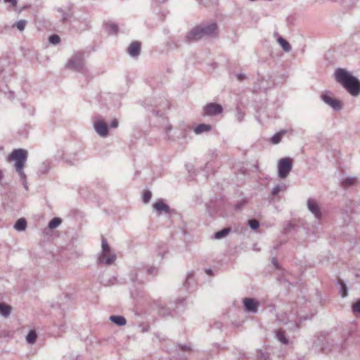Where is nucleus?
I'll return each mask as SVG.
<instances>
[{"label": "nucleus", "instance_id": "obj_28", "mask_svg": "<svg viewBox=\"0 0 360 360\" xmlns=\"http://www.w3.org/2000/svg\"><path fill=\"white\" fill-rule=\"evenodd\" d=\"M49 41L53 44H57L60 42V37L56 34L51 35L49 37Z\"/></svg>", "mask_w": 360, "mask_h": 360}, {"label": "nucleus", "instance_id": "obj_13", "mask_svg": "<svg viewBox=\"0 0 360 360\" xmlns=\"http://www.w3.org/2000/svg\"><path fill=\"white\" fill-rule=\"evenodd\" d=\"M116 256L115 254H112L110 252L105 256V258H102V254L99 257V261L102 263H104L105 264H112L115 260Z\"/></svg>", "mask_w": 360, "mask_h": 360}, {"label": "nucleus", "instance_id": "obj_15", "mask_svg": "<svg viewBox=\"0 0 360 360\" xmlns=\"http://www.w3.org/2000/svg\"><path fill=\"white\" fill-rule=\"evenodd\" d=\"M287 133L286 130H281L279 132L274 134L272 138L271 139V141L274 144L278 143L283 137V135H285Z\"/></svg>", "mask_w": 360, "mask_h": 360}, {"label": "nucleus", "instance_id": "obj_9", "mask_svg": "<svg viewBox=\"0 0 360 360\" xmlns=\"http://www.w3.org/2000/svg\"><path fill=\"white\" fill-rule=\"evenodd\" d=\"M309 210L315 215L318 219L321 218V214L319 207L314 200L309 199L307 202Z\"/></svg>", "mask_w": 360, "mask_h": 360}, {"label": "nucleus", "instance_id": "obj_32", "mask_svg": "<svg viewBox=\"0 0 360 360\" xmlns=\"http://www.w3.org/2000/svg\"><path fill=\"white\" fill-rule=\"evenodd\" d=\"M6 3H10L13 7H15L17 6V0H4Z\"/></svg>", "mask_w": 360, "mask_h": 360}, {"label": "nucleus", "instance_id": "obj_26", "mask_svg": "<svg viewBox=\"0 0 360 360\" xmlns=\"http://www.w3.org/2000/svg\"><path fill=\"white\" fill-rule=\"evenodd\" d=\"M352 311L355 314H360V300L353 304Z\"/></svg>", "mask_w": 360, "mask_h": 360}, {"label": "nucleus", "instance_id": "obj_2", "mask_svg": "<svg viewBox=\"0 0 360 360\" xmlns=\"http://www.w3.org/2000/svg\"><path fill=\"white\" fill-rule=\"evenodd\" d=\"M27 158V152L24 149H15L8 157V161H15V167L17 172L22 179H25V174L23 172L25 162Z\"/></svg>", "mask_w": 360, "mask_h": 360}, {"label": "nucleus", "instance_id": "obj_20", "mask_svg": "<svg viewBox=\"0 0 360 360\" xmlns=\"http://www.w3.org/2000/svg\"><path fill=\"white\" fill-rule=\"evenodd\" d=\"M61 222L62 221L60 218L55 217L53 219H51V221L49 222V227L51 229H56L61 224Z\"/></svg>", "mask_w": 360, "mask_h": 360}, {"label": "nucleus", "instance_id": "obj_3", "mask_svg": "<svg viewBox=\"0 0 360 360\" xmlns=\"http://www.w3.org/2000/svg\"><path fill=\"white\" fill-rule=\"evenodd\" d=\"M292 167V160L290 158H284L279 160L278 164V170L279 177L285 178Z\"/></svg>", "mask_w": 360, "mask_h": 360}, {"label": "nucleus", "instance_id": "obj_30", "mask_svg": "<svg viewBox=\"0 0 360 360\" xmlns=\"http://www.w3.org/2000/svg\"><path fill=\"white\" fill-rule=\"evenodd\" d=\"M277 336H278V340L281 342H282L283 343H286L287 342L286 338L284 337L283 334L281 332H278V334H277Z\"/></svg>", "mask_w": 360, "mask_h": 360}, {"label": "nucleus", "instance_id": "obj_11", "mask_svg": "<svg viewBox=\"0 0 360 360\" xmlns=\"http://www.w3.org/2000/svg\"><path fill=\"white\" fill-rule=\"evenodd\" d=\"M141 51V43L139 41L132 42L128 48V53L131 56H136Z\"/></svg>", "mask_w": 360, "mask_h": 360}, {"label": "nucleus", "instance_id": "obj_24", "mask_svg": "<svg viewBox=\"0 0 360 360\" xmlns=\"http://www.w3.org/2000/svg\"><path fill=\"white\" fill-rule=\"evenodd\" d=\"M229 229H224L223 230L218 231L215 233V238L220 239L225 237L229 232Z\"/></svg>", "mask_w": 360, "mask_h": 360}, {"label": "nucleus", "instance_id": "obj_35", "mask_svg": "<svg viewBox=\"0 0 360 360\" xmlns=\"http://www.w3.org/2000/svg\"><path fill=\"white\" fill-rule=\"evenodd\" d=\"M237 77H238V79L240 81H241V80H243V79H245V77L244 75H237Z\"/></svg>", "mask_w": 360, "mask_h": 360}, {"label": "nucleus", "instance_id": "obj_33", "mask_svg": "<svg viewBox=\"0 0 360 360\" xmlns=\"http://www.w3.org/2000/svg\"><path fill=\"white\" fill-rule=\"evenodd\" d=\"M110 29H111V31H112V32H114V33H116V32H117V30H118V27H117V26L116 25H115V24H111V25H110Z\"/></svg>", "mask_w": 360, "mask_h": 360}, {"label": "nucleus", "instance_id": "obj_36", "mask_svg": "<svg viewBox=\"0 0 360 360\" xmlns=\"http://www.w3.org/2000/svg\"><path fill=\"white\" fill-rule=\"evenodd\" d=\"M345 296H347V292H346L345 286L344 285V286H343L342 297H345Z\"/></svg>", "mask_w": 360, "mask_h": 360}, {"label": "nucleus", "instance_id": "obj_23", "mask_svg": "<svg viewBox=\"0 0 360 360\" xmlns=\"http://www.w3.org/2000/svg\"><path fill=\"white\" fill-rule=\"evenodd\" d=\"M37 339V333L34 330H31L26 337V340L29 343H34Z\"/></svg>", "mask_w": 360, "mask_h": 360}, {"label": "nucleus", "instance_id": "obj_34", "mask_svg": "<svg viewBox=\"0 0 360 360\" xmlns=\"http://www.w3.org/2000/svg\"><path fill=\"white\" fill-rule=\"evenodd\" d=\"M118 126V121L116 119H114L110 124V127L112 128H116Z\"/></svg>", "mask_w": 360, "mask_h": 360}, {"label": "nucleus", "instance_id": "obj_6", "mask_svg": "<svg viewBox=\"0 0 360 360\" xmlns=\"http://www.w3.org/2000/svg\"><path fill=\"white\" fill-rule=\"evenodd\" d=\"M222 112V107L217 103H208L204 108V115H214L220 114Z\"/></svg>", "mask_w": 360, "mask_h": 360}, {"label": "nucleus", "instance_id": "obj_1", "mask_svg": "<svg viewBox=\"0 0 360 360\" xmlns=\"http://www.w3.org/2000/svg\"><path fill=\"white\" fill-rule=\"evenodd\" d=\"M335 79L352 96H357L360 93V82L349 72L345 69H338L335 73Z\"/></svg>", "mask_w": 360, "mask_h": 360}, {"label": "nucleus", "instance_id": "obj_7", "mask_svg": "<svg viewBox=\"0 0 360 360\" xmlns=\"http://www.w3.org/2000/svg\"><path fill=\"white\" fill-rule=\"evenodd\" d=\"M204 37H212L216 35L217 25L216 23H211L207 26L202 25Z\"/></svg>", "mask_w": 360, "mask_h": 360}, {"label": "nucleus", "instance_id": "obj_31", "mask_svg": "<svg viewBox=\"0 0 360 360\" xmlns=\"http://www.w3.org/2000/svg\"><path fill=\"white\" fill-rule=\"evenodd\" d=\"M281 187L279 186H277L273 189L272 194L276 195L281 191Z\"/></svg>", "mask_w": 360, "mask_h": 360}, {"label": "nucleus", "instance_id": "obj_21", "mask_svg": "<svg viewBox=\"0 0 360 360\" xmlns=\"http://www.w3.org/2000/svg\"><path fill=\"white\" fill-rule=\"evenodd\" d=\"M278 41L285 51H289L290 50V45L286 40L282 37H279Z\"/></svg>", "mask_w": 360, "mask_h": 360}, {"label": "nucleus", "instance_id": "obj_4", "mask_svg": "<svg viewBox=\"0 0 360 360\" xmlns=\"http://www.w3.org/2000/svg\"><path fill=\"white\" fill-rule=\"evenodd\" d=\"M322 100L328 105L331 106L335 110H339L342 108V103L340 101L333 98L328 93H325L321 95Z\"/></svg>", "mask_w": 360, "mask_h": 360}, {"label": "nucleus", "instance_id": "obj_22", "mask_svg": "<svg viewBox=\"0 0 360 360\" xmlns=\"http://www.w3.org/2000/svg\"><path fill=\"white\" fill-rule=\"evenodd\" d=\"M356 179L355 178L351 177V178H347V179H345L342 181V185L343 187L347 188L350 186L354 185L356 184Z\"/></svg>", "mask_w": 360, "mask_h": 360}, {"label": "nucleus", "instance_id": "obj_19", "mask_svg": "<svg viewBox=\"0 0 360 360\" xmlns=\"http://www.w3.org/2000/svg\"><path fill=\"white\" fill-rule=\"evenodd\" d=\"M102 258L103 259L110 252L107 240L104 238H102Z\"/></svg>", "mask_w": 360, "mask_h": 360}, {"label": "nucleus", "instance_id": "obj_16", "mask_svg": "<svg viewBox=\"0 0 360 360\" xmlns=\"http://www.w3.org/2000/svg\"><path fill=\"white\" fill-rule=\"evenodd\" d=\"M110 319L118 326H124L126 324V319L122 316H111Z\"/></svg>", "mask_w": 360, "mask_h": 360}, {"label": "nucleus", "instance_id": "obj_27", "mask_svg": "<svg viewBox=\"0 0 360 360\" xmlns=\"http://www.w3.org/2000/svg\"><path fill=\"white\" fill-rule=\"evenodd\" d=\"M26 23L25 20H19L16 22L15 26L19 30L22 31L25 27Z\"/></svg>", "mask_w": 360, "mask_h": 360}, {"label": "nucleus", "instance_id": "obj_8", "mask_svg": "<svg viewBox=\"0 0 360 360\" xmlns=\"http://www.w3.org/2000/svg\"><path fill=\"white\" fill-rule=\"evenodd\" d=\"M94 128L96 132L101 136H105L108 134L107 124L102 120L96 122L94 123Z\"/></svg>", "mask_w": 360, "mask_h": 360}, {"label": "nucleus", "instance_id": "obj_29", "mask_svg": "<svg viewBox=\"0 0 360 360\" xmlns=\"http://www.w3.org/2000/svg\"><path fill=\"white\" fill-rule=\"evenodd\" d=\"M152 194L149 191H145L143 195V200L144 202H149L150 199L151 198Z\"/></svg>", "mask_w": 360, "mask_h": 360}, {"label": "nucleus", "instance_id": "obj_38", "mask_svg": "<svg viewBox=\"0 0 360 360\" xmlns=\"http://www.w3.org/2000/svg\"><path fill=\"white\" fill-rule=\"evenodd\" d=\"M2 176H3L2 172L0 170V179L2 178Z\"/></svg>", "mask_w": 360, "mask_h": 360}, {"label": "nucleus", "instance_id": "obj_37", "mask_svg": "<svg viewBox=\"0 0 360 360\" xmlns=\"http://www.w3.org/2000/svg\"><path fill=\"white\" fill-rule=\"evenodd\" d=\"M206 272H207V274H211V270L210 269L207 270Z\"/></svg>", "mask_w": 360, "mask_h": 360}, {"label": "nucleus", "instance_id": "obj_5", "mask_svg": "<svg viewBox=\"0 0 360 360\" xmlns=\"http://www.w3.org/2000/svg\"><path fill=\"white\" fill-rule=\"evenodd\" d=\"M204 37L203 30H202V25L195 27L190 32L187 34V39L188 41H197Z\"/></svg>", "mask_w": 360, "mask_h": 360}, {"label": "nucleus", "instance_id": "obj_39", "mask_svg": "<svg viewBox=\"0 0 360 360\" xmlns=\"http://www.w3.org/2000/svg\"><path fill=\"white\" fill-rule=\"evenodd\" d=\"M69 65H70V66H72V61H70V62L69 63Z\"/></svg>", "mask_w": 360, "mask_h": 360}, {"label": "nucleus", "instance_id": "obj_12", "mask_svg": "<svg viewBox=\"0 0 360 360\" xmlns=\"http://www.w3.org/2000/svg\"><path fill=\"white\" fill-rule=\"evenodd\" d=\"M153 208L159 213L164 212L168 213L169 212V207L162 200H158L153 204Z\"/></svg>", "mask_w": 360, "mask_h": 360}, {"label": "nucleus", "instance_id": "obj_18", "mask_svg": "<svg viewBox=\"0 0 360 360\" xmlns=\"http://www.w3.org/2000/svg\"><path fill=\"white\" fill-rule=\"evenodd\" d=\"M11 311V307L4 303L0 304V313L4 316H8Z\"/></svg>", "mask_w": 360, "mask_h": 360}, {"label": "nucleus", "instance_id": "obj_25", "mask_svg": "<svg viewBox=\"0 0 360 360\" xmlns=\"http://www.w3.org/2000/svg\"><path fill=\"white\" fill-rule=\"evenodd\" d=\"M248 224L249 226H250L251 229H257L259 226V223L257 220L256 219H250L248 221Z\"/></svg>", "mask_w": 360, "mask_h": 360}, {"label": "nucleus", "instance_id": "obj_14", "mask_svg": "<svg viewBox=\"0 0 360 360\" xmlns=\"http://www.w3.org/2000/svg\"><path fill=\"white\" fill-rule=\"evenodd\" d=\"M212 129V126L207 124H200L198 125L195 129L194 131L195 134H199L202 132L209 131Z\"/></svg>", "mask_w": 360, "mask_h": 360}, {"label": "nucleus", "instance_id": "obj_10", "mask_svg": "<svg viewBox=\"0 0 360 360\" xmlns=\"http://www.w3.org/2000/svg\"><path fill=\"white\" fill-rule=\"evenodd\" d=\"M243 303L245 308L250 311H257V307L259 305L258 302L252 298H245L243 300Z\"/></svg>", "mask_w": 360, "mask_h": 360}, {"label": "nucleus", "instance_id": "obj_17", "mask_svg": "<svg viewBox=\"0 0 360 360\" xmlns=\"http://www.w3.org/2000/svg\"><path fill=\"white\" fill-rule=\"evenodd\" d=\"M26 220L23 218H20L16 221L14 228L18 231H24L26 229Z\"/></svg>", "mask_w": 360, "mask_h": 360}]
</instances>
